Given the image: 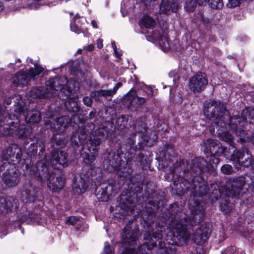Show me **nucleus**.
Here are the masks:
<instances>
[{
	"label": "nucleus",
	"mask_w": 254,
	"mask_h": 254,
	"mask_svg": "<svg viewBox=\"0 0 254 254\" xmlns=\"http://www.w3.org/2000/svg\"><path fill=\"white\" fill-rule=\"evenodd\" d=\"M189 206L192 213V219H188L185 213L178 212L179 207L176 204H171L169 210L173 225V241L181 245L186 243L190 237L186 228L187 225L193 226L200 223L204 216V208L200 202L194 199H190Z\"/></svg>",
	"instance_id": "1"
},
{
	"label": "nucleus",
	"mask_w": 254,
	"mask_h": 254,
	"mask_svg": "<svg viewBox=\"0 0 254 254\" xmlns=\"http://www.w3.org/2000/svg\"><path fill=\"white\" fill-rule=\"evenodd\" d=\"M245 183V178L238 177L233 180L231 188L226 190L225 192H221L220 190L216 189V185L215 184H211V188L214 189L213 190H211L204 180L200 177L195 176L192 180L190 185L191 195L194 197L210 192L212 193L210 197H213L216 200L218 199L223 195H225L228 197H235L239 195L240 191Z\"/></svg>",
	"instance_id": "2"
},
{
	"label": "nucleus",
	"mask_w": 254,
	"mask_h": 254,
	"mask_svg": "<svg viewBox=\"0 0 254 254\" xmlns=\"http://www.w3.org/2000/svg\"><path fill=\"white\" fill-rule=\"evenodd\" d=\"M68 154L64 151H53L50 155H45L43 160L38 161L34 169L30 170V175L38 178L40 182L50 180L52 175L50 173L48 166L59 170L68 165Z\"/></svg>",
	"instance_id": "3"
},
{
	"label": "nucleus",
	"mask_w": 254,
	"mask_h": 254,
	"mask_svg": "<svg viewBox=\"0 0 254 254\" xmlns=\"http://www.w3.org/2000/svg\"><path fill=\"white\" fill-rule=\"evenodd\" d=\"M145 223L146 226L144 227L146 228V232L144 235V238L148 242L143 243L138 248L136 252L137 254H147L152 248L157 246V241L159 243V248L157 254H173V252H171L172 248H170V245L161 240L162 234L157 232L153 233V221L145 222Z\"/></svg>",
	"instance_id": "4"
},
{
	"label": "nucleus",
	"mask_w": 254,
	"mask_h": 254,
	"mask_svg": "<svg viewBox=\"0 0 254 254\" xmlns=\"http://www.w3.org/2000/svg\"><path fill=\"white\" fill-rule=\"evenodd\" d=\"M0 172H3L1 179L6 188L15 187L20 180V174L14 163L5 162L0 165Z\"/></svg>",
	"instance_id": "5"
},
{
	"label": "nucleus",
	"mask_w": 254,
	"mask_h": 254,
	"mask_svg": "<svg viewBox=\"0 0 254 254\" xmlns=\"http://www.w3.org/2000/svg\"><path fill=\"white\" fill-rule=\"evenodd\" d=\"M100 144V138L92 135L89 140L83 145L80 155L86 164L90 165L95 160Z\"/></svg>",
	"instance_id": "6"
},
{
	"label": "nucleus",
	"mask_w": 254,
	"mask_h": 254,
	"mask_svg": "<svg viewBox=\"0 0 254 254\" xmlns=\"http://www.w3.org/2000/svg\"><path fill=\"white\" fill-rule=\"evenodd\" d=\"M136 132L139 133L141 141L139 142V148L144 145L151 146L155 142L156 136L155 132L149 130L146 127V119L141 117L136 121L134 124Z\"/></svg>",
	"instance_id": "7"
},
{
	"label": "nucleus",
	"mask_w": 254,
	"mask_h": 254,
	"mask_svg": "<svg viewBox=\"0 0 254 254\" xmlns=\"http://www.w3.org/2000/svg\"><path fill=\"white\" fill-rule=\"evenodd\" d=\"M204 114L210 120L218 119L221 121L226 112L224 105L219 100L209 99L204 103Z\"/></svg>",
	"instance_id": "8"
},
{
	"label": "nucleus",
	"mask_w": 254,
	"mask_h": 254,
	"mask_svg": "<svg viewBox=\"0 0 254 254\" xmlns=\"http://www.w3.org/2000/svg\"><path fill=\"white\" fill-rule=\"evenodd\" d=\"M45 124L49 125L50 127L53 129V130L57 131L58 133L63 132L68 125L74 126V125H78L80 122L79 117L78 115L73 114L70 119L68 116H63L55 120H53L52 122L50 120L49 123L44 120Z\"/></svg>",
	"instance_id": "9"
},
{
	"label": "nucleus",
	"mask_w": 254,
	"mask_h": 254,
	"mask_svg": "<svg viewBox=\"0 0 254 254\" xmlns=\"http://www.w3.org/2000/svg\"><path fill=\"white\" fill-rule=\"evenodd\" d=\"M230 160L236 168L239 169L241 166L248 167L252 166L254 170V162L252 163V155L249 153L247 148L236 151L231 155Z\"/></svg>",
	"instance_id": "10"
},
{
	"label": "nucleus",
	"mask_w": 254,
	"mask_h": 254,
	"mask_svg": "<svg viewBox=\"0 0 254 254\" xmlns=\"http://www.w3.org/2000/svg\"><path fill=\"white\" fill-rule=\"evenodd\" d=\"M44 70V68L35 64V67L31 68L25 71H20L17 72L11 78V81L15 84H27L32 79L40 74Z\"/></svg>",
	"instance_id": "11"
},
{
	"label": "nucleus",
	"mask_w": 254,
	"mask_h": 254,
	"mask_svg": "<svg viewBox=\"0 0 254 254\" xmlns=\"http://www.w3.org/2000/svg\"><path fill=\"white\" fill-rule=\"evenodd\" d=\"M22 156V151L20 147L16 144H12L6 148L2 152L1 162L14 163L15 161L19 162Z\"/></svg>",
	"instance_id": "12"
},
{
	"label": "nucleus",
	"mask_w": 254,
	"mask_h": 254,
	"mask_svg": "<svg viewBox=\"0 0 254 254\" xmlns=\"http://www.w3.org/2000/svg\"><path fill=\"white\" fill-rule=\"evenodd\" d=\"M189 164L186 160H181L177 162L174 165V168L172 169V173L174 179H178V183L180 184V187L182 188V190H184L182 187V184L185 187L183 184V180L185 178L183 177V175L189 173ZM189 189V187H186L185 190Z\"/></svg>",
	"instance_id": "13"
},
{
	"label": "nucleus",
	"mask_w": 254,
	"mask_h": 254,
	"mask_svg": "<svg viewBox=\"0 0 254 254\" xmlns=\"http://www.w3.org/2000/svg\"><path fill=\"white\" fill-rule=\"evenodd\" d=\"M15 111L19 114L20 118L22 116L27 123H38L41 119L39 111L29 110L26 106H17L15 108Z\"/></svg>",
	"instance_id": "14"
},
{
	"label": "nucleus",
	"mask_w": 254,
	"mask_h": 254,
	"mask_svg": "<svg viewBox=\"0 0 254 254\" xmlns=\"http://www.w3.org/2000/svg\"><path fill=\"white\" fill-rule=\"evenodd\" d=\"M208 84V80L204 73H197L190 79L189 87L193 92H198L203 90Z\"/></svg>",
	"instance_id": "15"
},
{
	"label": "nucleus",
	"mask_w": 254,
	"mask_h": 254,
	"mask_svg": "<svg viewBox=\"0 0 254 254\" xmlns=\"http://www.w3.org/2000/svg\"><path fill=\"white\" fill-rule=\"evenodd\" d=\"M67 83L68 80L65 76H55V77L50 78L47 81L46 85V88L49 89V93L52 97L56 95L57 92L63 87V86L66 85Z\"/></svg>",
	"instance_id": "16"
},
{
	"label": "nucleus",
	"mask_w": 254,
	"mask_h": 254,
	"mask_svg": "<svg viewBox=\"0 0 254 254\" xmlns=\"http://www.w3.org/2000/svg\"><path fill=\"white\" fill-rule=\"evenodd\" d=\"M40 189L29 183L24 186L22 192V198L26 202H33L39 196Z\"/></svg>",
	"instance_id": "17"
},
{
	"label": "nucleus",
	"mask_w": 254,
	"mask_h": 254,
	"mask_svg": "<svg viewBox=\"0 0 254 254\" xmlns=\"http://www.w3.org/2000/svg\"><path fill=\"white\" fill-rule=\"evenodd\" d=\"M211 232V225L209 223L203 224L194 232V239L196 242L198 243L201 241L205 242L209 237Z\"/></svg>",
	"instance_id": "18"
},
{
	"label": "nucleus",
	"mask_w": 254,
	"mask_h": 254,
	"mask_svg": "<svg viewBox=\"0 0 254 254\" xmlns=\"http://www.w3.org/2000/svg\"><path fill=\"white\" fill-rule=\"evenodd\" d=\"M201 146L205 154L212 155L218 153L221 145L217 140L209 138L203 141Z\"/></svg>",
	"instance_id": "19"
},
{
	"label": "nucleus",
	"mask_w": 254,
	"mask_h": 254,
	"mask_svg": "<svg viewBox=\"0 0 254 254\" xmlns=\"http://www.w3.org/2000/svg\"><path fill=\"white\" fill-rule=\"evenodd\" d=\"M249 113V119L253 118H251L250 116L252 114H253L254 116V110H251L250 112L248 111V110H244L242 113L241 117L236 116H235V118H232L231 119L230 121V124H235L236 127H234L232 129L236 132V134L237 135H240V134L241 132H244V131L243 130H240L239 132L240 134L238 133V131L237 130V123H238L239 125L241 126L243 125L244 123L247 122L248 121V118H247V114Z\"/></svg>",
	"instance_id": "20"
},
{
	"label": "nucleus",
	"mask_w": 254,
	"mask_h": 254,
	"mask_svg": "<svg viewBox=\"0 0 254 254\" xmlns=\"http://www.w3.org/2000/svg\"><path fill=\"white\" fill-rule=\"evenodd\" d=\"M18 205V200L12 196H6L5 198L0 197V212H7L13 207L16 208Z\"/></svg>",
	"instance_id": "21"
},
{
	"label": "nucleus",
	"mask_w": 254,
	"mask_h": 254,
	"mask_svg": "<svg viewBox=\"0 0 254 254\" xmlns=\"http://www.w3.org/2000/svg\"><path fill=\"white\" fill-rule=\"evenodd\" d=\"M86 20L85 17H80L78 14L74 17L73 20L70 23V29L72 31L79 34L86 29L84 24Z\"/></svg>",
	"instance_id": "22"
},
{
	"label": "nucleus",
	"mask_w": 254,
	"mask_h": 254,
	"mask_svg": "<svg viewBox=\"0 0 254 254\" xmlns=\"http://www.w3.org/2000/svg\"><path fill=\"white\" fill-rule=\"evenodd\" d=\"M39 147V152L38 155L41 156L44 150L43 144L38 141L35 143H32L29 144L28 143L25 142L24 143V149L26 153L30 156H35L37 154L38 148Z\"/></svg>",
	"instance_id": "23"
},
{
	"label": "nucleus",
	"mask_w": 254,
	"mask_h": 254,
	"mask_svg": "<svg viewBox=\"0 0 254 254\" xmlns=\"http://www.w3.org/2000/svg\"><path fill=\"white\" fill-rule=\"evenodd\" d=\"M205 161L200 157L195 158L191 160V164L189 166V171H191L194 174H197L201 171L205 170Z\"/></svg>",
	"instance_id": "24"
},
{
	"label": "nucleus",
	"mask_w": 254,
	"mask_h": 254,
	"mask_svg": "<svg viewBox=\"0 0 254 254\" xmlns=\"http://www.w3.org/2000/svg\"><path fill=\"white\" fill-rule=\"evenodd\" d=\"M71 85H72L71 82L68 81L67 84L59 90L58 95L60 99L66 101L74 95L73 92L75 90V88L74 87L73 90L71 88Z\"/></svg>",
	"instance_id": "25"
},
{
	"label": "nucleus",
	"mask_w": 254,
	"mask_h": 254,
	"mask_svg": "<svg viewBox=\"0 0 254 254\" xmlns=\"http://www.w3.org/2000/svg\"><path fill=\"white\" fill-rule=\"evenodd\" d=\"M30 95L33 98H48L51 97L49 89L43 87L33 88L30 92Z\"/></svg>",
	"instance_id": "26"
},
{
	"label": "nucleus",
	"mask_w": 254,
	"mask_h": 254,
	"mask_svg": "<svg viewBox=\"0 0 254 254\" xmlns=\"http://www.w3.org/2000/svg\"><path fill=\"white\" fill-rule=\"evenodd\" d=\"M74 95L64 102V106L67 110L72 112H77L80 109V102Z\"/></svg>",
	"instance_id": "27"
},
{
	"label": "nucleus",
	"mask_w": 254,
	"mask_h": 254,
	"mask_svg": "<svg viewBox=\"0 0 254 254\" xmlns=\"http://www.w3.org/2000/svg\"><path fill=\"white\" fill-rule=\"evenodd\" d=\"M88 185L82 178L77 181L75 180L73 185V191L75 194L79 195L85 192Z\"/></svg>",
	"instance_id": "28"
},
{
	"label": "nucleus",
	"mask_w": 254,
	"mask_h": 254,
	"mask_svg": "<svg viewBox=\"0 0 254 254\" xmlns=\"http://www.w3.org/2000/svg\"><path fill=\"white\" fill-rule=\"evenodd\" d=\"M64 185V179L63 177L59 176L57 177L55 181L50 182L48 187L51 190L54 192L59 191L61 190Z\"/></svg>",
	"instance_id": "29"
},
{
	"label": "nucleus",
	"mask_w": 254,
	"mask_h": 254,
	"mask_svg": "<svg viewBox=\"0 0 254 254\" xmlns=\"http://www.w3.org/2000/svg\"><path fill=\"white\" fill-rule=\"evenodd\" d=\"M135 91L134 89H131L127 93L129 99L130 100V103L132 105L135 104L136 106L143 105L146 101L147 98L140 97L135 95Z\"/></svg>",
	"instance_id": "30"
},
{
	"label": "nucleus",
	"mask_w": 254,
	"mask_h": 254,
	"mask_svg": "<svg viewBox=\"0 0 254 254\" xmlns=\"http://www.w3.org/2000/svg\"><path fill=\"white\" fill-rule=\"evenodd\" d=\"M140 27L153 29L156 24V21L151 16L144 15L139 21Z\"/></svg>",
	"instance_id": "31"
},
{
	"label": "nucleus",
	"mask_w": 254,
	"mask_h": 254,
	"mask_svg": "<svg viewBox=\"0 0 254 254\" xmlns=\"http://www.w3.org/2000/svg\"><path fill=\"white\" fill-rule=\"evenodd\" d=\"M162 30L160 28H157L154 30L152 31L150 33H148L147 37L148 40L151 41H158L164 35H162Z\"/></svg>",
	"instance_id": "32"
},
{
	"label": "nucleus",
	"mask_w": 254,
	"mask_h": 254,
	"mask_svg": "<svg viewBox=\"0 0 254 254\" xmlns=\"http://www.w3.org/2000/svg\"><path fill=\"white\" fill-rule=\"evenodd\" d=\"M123 238V243L127 244L130 246L132 245L131 243H134L136 240V237L133 235H130L129 233L127 234L126 232L124 230L122 234Z\"/></svg>",
	"instance_id": "33"
},
{
	"label": "nucleus",
	"mask_w": 254,
	"mask_h": 254,
	"mask_svg": "<svg viewBox=\"0 0 254 254\" xmlns=\"http://www.w3.org/2000/svg\"><path fill=\"white\" fill-rule=\"evenodd\" d=\"M219 137L222 140L229 143L230 144V147H231L232 149L235 148V147L231 144V142L233 140L234 137L230 133L226 131L223 132L220 134Z\"/></svg>",
	"instance_id": "34"
},
{
	"label": "nucleus",
	"mask_w": 254,
	"mask_h": 254,
	"mask_svg": "<svg viewBox=\"0 0 254 254\" xmlns=\"http://www.w3.org/2000/svg\"><path fill=\"white\" fill-rule=\"evenodd\" d=\"M158 41L162 51L167 52L170 48L168 38L165 36H163Z\"/></svg>",
	"instance_id": "35"
},
{
	"label": "nucleus",
	"mask_w": 254,
	"mask_h": 254,
	"mask_svg": "<svg viewBox=\"0 0 254 254\" xmlns=\"http://www.w3.org/2000/svg\"><path fill=\"white\" fill-rule=\"evenodd\" d=\"M170 10V4L167 0H162L160 5L159 13L166 14Z\"/></svg>",
	"instance_id": "36"
},
{
	"label": "nucleus",
	"mask_w": 254,
	"mask_h": 254,
	"mask_svg": "<svg viewBox=\"0 0 254 254\" xmlns=\"http://www.w3.org/2000/svg\"><path fill=\"white\" fill-rule=\"evenodd\" d=\"M208 3L210 7L213 9H219L223 6L222 0H208Z\"/></svg>",
	"instance_id": "37"
},
{
	"label": "nucleus",
	"mask_w": 254,
	"mask_h": 254,
	"mask_svg": "<svg viewBox=\"0 0 254 254\" xmlns=\"http://www.w3.org/2000/svg\"><path fill=\"white\" fill-rule=\"evenodd\" d=\"M94 95L96 96L109 97L112 96L114 93L112 89L109 90H99L95 92Z\"/></svg>",
	"instance_id": "38"
},
{
	"label": "nucleus",
	"mask_w": 254,
	"mask_h": 254,
	"mask_svg": "<svg viewBox=\"0 0 254 254\" xmlns=\"http://www.w3.org/2000/svg\"><path fill=\"white\" fill-rule=\"evenodd\" d=\"M102 254H114V249L108 242L104 243V248Z\"/></svg>",
	"instance_id": "39"
},
{
	"label": "nucleus",
	"mask_w": 254,
	"mask_h": 254,
	"mask_svg": "<svg viewBox=\"0 0 254 254\" xmlns=\"http://www.w3.org/2000/svg\"><path fill=\"white\" fill-rule=\"evenodd\" d=\"M196 1L194 0H189L186 3L185 8L189 11H192L196 7Z\"/></svg>",
	"instance_id": "40"
},
{
	"label": "nucleus",
	"mask_w": 254,
	"mask_h": 254,
	"mask_svg": "<svg viewBox=\"0 0 254 254\" xmlns=\"http://www.w3.org/2000/svg\"><path fill=\"white\" fill-rule=\"evenodd\" d=\"M221 171L224 174L229 175L233 172V170L230 165L225 164L222 166Z\"/></svg>",
	"instance_id": "41"
},
{
	"label": "nucleus",
	"mask_w": 254,
	"mask_h": 254,
	"mask_svg": "<svg viewBox=\"0 0 254 254\" xmlns=\"http://www.w3.org/2000/svg\"><path fill=\"white\" fill-rule=\"evenodd\" d=\"M136 136V133H133L127 139V142L130 149L133 147L135 143V138Z\"/></svg>",
	"instance_id": "42"
},
{
	"label": "nucleus",
	"mask_w": 254,
	"mask_h": 254,
	"mask_svg": "<svg viewBox=\"0 0 254 254\" xmlns=\"http://www.w3.org/2000/svg\"><path fill=\"white\" fill-rule=\"evenodd\" d=\"M242 2V0H229L227 5L230 8H234L239 6Z\"/></svg>",
	"instance_id": "43"
},
{
	"label": "nucleus",
	"mask_w": 254,
	"mask_h": 254,
	"mask_svg": "<svg viewBox=\"0 0 254 254\" xmlns=\"http://www.w3.org/2000/svg\"><path fill=\"white\" fill-rule=\"evenodd\" d=\"M142 90L144 92L147 97L151 96L153 94V90L151 87L147 85H144L142 87Z\"/></svg>",
	"instance_id": "44"
},
{
	"label": "nucleus",
	"mask_w": 254,
	"mask_h": 254,
	"mask_svg": "<svg viewBox=\"0 0 254 254\" xmlns=\"http://www.w3.org/2000/svg\"><path fill=\"white\" fill-rule=\"evenodd\" d=\"M78 221V218L75 216H70L66 220V223H69L71 225L75 224Z\"/></svg>",
	"instance_id": "45"
},
{
	"label": "nucleus",
	"mask_w": 254,
	"mask_h": 254,
	"mask_svg": "<svg viewBox=\"0 0 254 254\" xmlns=\"http://www.w3.org/2000/svg\"><path fill=\"white\" fill-rule=\"evenodd\" d=\"M83 102L84 104L87 106H90L92 103L91 98L88 96L84 97L83 99Z\"/></svg>",
	"instance_id": "46"
},
{
	"label": "nucleus",
	"mask_w": 254,
	"mask_h": 254,
	"mask_svg": "<svg viewBox=\"0 0 254 254\" xmlns=\"http://www.w3.org/2000/svg\"><path fill=\"white\" fill-rule=\"evenodd\" d=\"M122 254H137L135 249L133 248L125 250Z\"/></svg>",
	"instance_id": "47"
},
{
	"label": "nucleus",
	"mask_w": 254,
	"mask_h": 254,
	"mask_svg": "<svg viewBox=\"0 0 254 254\" xmlns=\"http://www.w3.org/2000/svg\"><path fill=\"white\" fill-rule=\"evenodd\" d=\"M210 161H213L214 165H213L212 168H214L217 166V164L219 163V160L218 158L212 157L211 158Z\"/></svg>",
	"instance_id": "48"
},
{
	"label": "nucleus",
	"mask_w": 254,
	"mask_h": 254,
	"mask_svg": "<svg viewBox=\"0 0 254 254\" xmlns=\"http://www.w3.org/2000/svg\"><path fill=\"white\" fill-rule=\"evenodd\" d=\"M122 86V84L121 82H118L114 87L112 89L114 94H115L118 90V89Z\"/></svg>",
	"instance_id": "49"
},
{
	"label": "nucleus",
	"mask_w": 254,
	"mask_h": 254,
	"mask_svg": "<svg viewBox=\"0 0 254 254\" xmlns=\"http://www.w3.org/2000/svg\"><path fill=\"white\" fill-rule=\"evenodd\" d=\"M196 2L199 5H203L208 2V0H196Z\"/></svg>",
	"instance_id": "50"
},
{
	"label": "nucleus",
	"mask_w": 254,
	"mask_h": 254,
	"mask_svg": "<svg viewBox=\"0 0 254 254\" xmlns=\"http://www.w3.org/2000/svg\"><path fill=\"white\" fill-rule=\"evenodd\" d=\"M97 46L99 49H101L103 47V40L99 39L97 41Z\"/></svg>",
	"instance_id": "51"
},
{
	"label": "nucleus",
	"mask_w": 254,
	"mask_h": 254,
	"mask_svg": "<svg viewBox=\"0 0 254 254\" xmlns=\"http://www.w3.org/2000/svg\"><path fill=\"white\" fill-rule=\"evenodd\" d=\"M170 10H171L173 12H177V6L175 3H172L170 4Z\"/></svg>",
	"instance_id": "52"
},
{
	"label": "nucleus",
	"mask_w": 254,
	"mask_h": 254,
	"mask_svg": "<svg viewBox=\"0 0 254 254\" xmlns=\"http://www.w3.org/2000/svg\"><path fill=\"white\" fill-rule=\"evenodd\" d=\"M104 130L106 131V137H109V136L112 135V130H110V129L107 130L106 129H104Z\"/></svg>",
	"instance_id": "53"
},
{
	"label": "nucleus",
	"mask_w": 254,
	"mask_h": 254,
	"mask_svg": "<svg viewBox=\"0 0 254 254\" xmlns=\"http://www.w3.org/2000/svg\"><path fill=\"white\" fill-rule=\"evenodd\" d=\"M86 138V135H85V134H83L82 135V136H79V142L81 143H83V140Z\"/></svg>",
	"instance_id": "54"
},
{
	"label": "nucleus",
	"mask_w": 254,
	"mask_h": 254,
	"mask_svg": "<svg viewBox=\"0 0 254 254\" xmlns=\"http://www.w3.org/2000/svg\"><path fill=\"white\" fill-rule=\"evenodd\" d=\"M91 25L93 26V27L94 28H98L97 23L96 21L95 20H92L91 21Z\"/></svg>",
	"instance_id": "55"
},
{
	"label": "nucleus",
	"mask_w": 254,
	"mask_h": 254,
	"mask_svg": "<svg viewBox=\"0 0 254 254\" xmlns=\"http://www.w3.org/2000/svg\"><path fill=\"white\" fill-rule=\"evenodd\" d=\"M94 48V45L93 44H90L87 46V50L88 51H92V50H93Z\"/></svg>",
	"instance_id": "56"
},
{
	"label": "nucleus",
	"mask_w": 254,
	"mask_h": 254,
	"mask_svg": "<svg viewBox=\"0 0 254 254\" xmlns=\"http://www.w3.org/2000/svg\"><path fill=\"white\" fill-rule=\"evenodd\" d=\"M190 254H201L200 252H198V248L193 250L191 251Z\"/></svg>",
	"instance_id": "57"
},
{
	"label": "nucleus",
	"mask_w": 254,
	"mask_h": 254,
	"mask_svg": "<svg viewBox=\"0 0 254 254\" xmlns=\"http://www.w3.org/2000/svg\"><path fill=\"white\" fill-rule=\"evenodd\" d=\"M111 45H112V48H113L114 49V52H116V49H117V47L116 46V43H115V41H113L111 43Z\"/></svg>",
	"instance_id": "58"
},
{
	"label": "nucleus",
	"mask_w": 254,
	"mask_h": 254,
	"mask_svg": "<svg viewBox=\"0 0 254 254\" xmlns=\"http://www.w3.org/2000/svg\"><path fill=\"white\" fill-rule=\"evenodd\" d=\"M114 53L116 56L118 58L121 56V54L117 51V49H116V51L114 52Z\"/></svg>",
	"instance_id": "59"
},
{
	"label": "nucleus",
	"mask_w": 254,
	"mask_h": 254,
	"mask_svg": "<svg viewBox=\"0 0 254 254\" xmlns=\"http://www.w3.org/2000/svg\"><path fill=\"white\" fill-rule=\"evenodd\" d=\"M27 62H29L30 63H31V64H34V65L36 64L37 65V66H39L36 63H33V60L31 58H28L27 60Z\"/></svg>",
	"instance_id": "60"
},
{
	"label": "nucleus",
	"mask_w": 254,
	"mask_h": 254,
	"mask_svg": "<svg viewBox=\"0 0 254 254\" xmlns=\"http://www.w3.org/2000/svg\"><path fill=\"white\" fill-rule=\"evenodd\" d=\"M3 8V4L2 1L0 0V11H1Z\"/></svg>",
	"instance_id": "61"
},
{
	"label": "nucleus",
	"mask_w": 254,
	"mask_h": 254,
	"mask_svg": "<svg viewBox=\"0 0 254 254\" xmlns=\"http://www.w3.org/2000/svg\"><path fill=\"white\" fill-rule=\"evenodd\" d=\"M175 74V71H171L170 73H169V76L171 77H174V75Z\"/></svg>",
	"instance_id": "62"
},
{
	"label": "nucleus",
	"mask_w": 254,
	"mask_h": 254,
	"mask_svg": "<svg viewBox=\"0 0 254 254\" xmlns=\"http://www.w3.org/2000/svg\"><path fill=\"white\" fill-rule=\"evenodd\" d=\"M89 116L90 118H93L94 117L95 114H94V113H93V112H91L89 113Z\"/></svg>",
	"instance_id": "63"
},
{
	"label": "nucleus",
	"mask_w": 254,
	"mask_h": 254,
	"mask_svg": "<svg viewBox=\"0 0 254 254\" xmlns=\"http://www.w3.org/2000/svg\"><path fill=\"white\" fill-rule=\"evenodd\" d=\"M251 140H252V142L253 144L254 145V133L252 135Z\"/></svg>",
	"instance_id": "64"
}]
</instances>
